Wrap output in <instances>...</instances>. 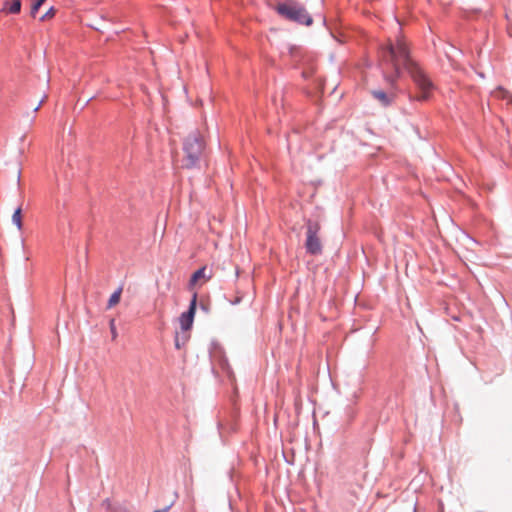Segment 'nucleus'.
<instances>
[{
    "label": "nucleus",
    "instance_id": "ddd939ff",
    "mask_svg": "<svg viewBox=\"0 0 512 512\" xmlns=\"http://www.w3.org/2000/svg\"><path fill=\"white\" fill-rule=\"evenodd\" d=\"M55 9L54 8H50L41 18L40 20L41 21H45V20H48V19H51L54 17L55 15Z\"/></svg>",
    "mask_w": 512,
    "mask_h": 512
},
{
    "label": "nucleus",
    "instance_id": "9d476101",
    "mask_svg": "<svg viewBox=\"0 0 512 512\" xmlns=\"http://www.w3.org/2000/svg\"><path fill=\"white\" fill-rule=\"evenodd\" d=\"M22 210L21 208H17L13 215H12V222L16 225V227L18 228V230H21L22 227H23V224H22Z\"/></svg>",
    "mask_w": 512,
    "mask_h": 512
},
{
    "label": "nucleus",
    "instance_id": "f03ea898",
    "mask_svg": "<svg viewBox=\"0 0 512 512\" xmlns=\"http://www.w3.org/2000/svg\"><path fill=\"white\" fill-rule=\"evenodd\" d=\"M204 146V138L199 131H193L185 138L183 144L184 157L182 160L185 168L196 166L203 153Z\"/></svg>",
    "mask_w": 512,
    "mask_h": 512
},
{
    "label": "nucleus",
    "instance_id": "6e6552de",
    "mask_svg": "<svg viewBox=\"0 0 512 512\" xmlns=\"http://www.w3.org/2000/svg\"><path fill=\"white\" fill-rule=\"evenodd\" d=\"M123 288L120 286L109 298L107 308L110 309L114 306H116L121 299Z\"/></svg>",
    "mask_w": 512,
    "mask_h": 512
},
{
    "label": "nucleus",
    "instance_id": "dca6fc26",
    "mask_svg": "<svg viewBox=\"0 0 512 512\" xmlns=\"http://www.w3.org/2000/svg\"><path fill=\"white\" fill-rule=\"evenodd\" d=\"M112 511L113 512H131L130 510H128L127 508H124V507H119L117 509H113Z\"/></svg>",
    "mask_w": 512,
    "mask_h": 512
},
{
    "label": "nucleus",
    "instance_id": "39448f33",
    "mask_svg": "<svg viewBox=\"0 0 512 512\" xmlns=\"http://www.w3.org/2000/svg\"><path fill=\"white\" fill-rule=\"evenodd\" d=\"M196 305H197V293L194 292L188 311L182 313L179 318V322H180V326H181L182 330L188 331L192 327L194 315H195V311H196Z\"/></svg>",
    "mask_w": 512,
    "mask_h": 512
},
{
    "label": "nucleus",
    "instance_id": "20e7f679",
    "mask_svg": "<svg viewBox=\"0 0 512 512\" xmlns=\"http://www.w3.org/2000/svg\"><path fill=\"white\" fill-rule=\"evenodd\" d=\"M319 231L320 224L318 222H312L311 220L307 222L305 247L307 252L313 255H317L322 252V245L318 236Z\"/></svg>",
    "mask_w": 512,
    "mask_h": 512
},
{
    "label": "nucleus",
    "instance_id": "0eeeda50",
    "mask_svg": "<svg viewBox=\"0 0 512 512\" xmlns=\"http://www.w3.org/2000/svg\"><path fill=\"white\" fill-rule=\"evenodd\" d=\"M4 9L8 13L18 14L21 10V0H6L4 3Z\"/></svg>",
    "mask_w": 512,
    "mask_h": 512
},
{
    "label": "nucleus",
    "instance_id": "9b49d317",
    "mask_svg": "<svg viewBox=\"0 0 512 512\" xmlns=\"http://www.w3.org/2000/svg\"><path fill=\"white\" fill-rule=\"evenodd\" d=\"M494 95L498 98L507 100L508 103H512V96L510 95V93L507 90H505L503 88L496 89L494 91Z\"/></svg>",
    "mask_w": 512,
    "mask_h": 512
},
{
    "label": "nucleus",
    "instance_id": "4468645a",
    "mask_svg": "<svg viewBox=\"0 0 512 512\" xmlns=\"http://www.w3.org/2000/svg\"><path fill=\"white\" fill-rule=\"evenodd\" d=\"M110 331H111V334H112V339H116L117 337V330H116V325H115V320L114 319H111L110 323Z\"/></svg>",
    "mask_w": 512,
    "mask_h": 512
},
{
    "label": "nucleus",
    "instance_id": "2eb2a0df",
    "mask_svg": "<svg viewBox=\"0 0 512 512\" xmlns=\"http://www.w3.org/2000/svg\"><path fill=\"white\" fill-rule=\"evenodd\" d=\"M102 505L105 506L107 509L112 510L111 502L109 499L104 500Z\"/></svg>",
    "mask_w": 512,
    "mask_h": 512
},
{
    "label": "nucleus",
    "instance_id": "7ed1b4c3",
    "mask_svg": "<svg viewBox=\"0 0 512 512\" xmlns=\"http://www.w3.org/2000/svg\"><path fill=\"white\" fill-rule=\"evenodd\" d=\"M276 10L281 16L288 20L307 26L312 24L311 16L307 13L305 8L298 3L279 4Z\"/></svg>",
    "mask_w": 512,
    "mask_h": 512
},
{
    "label": "nucleus",
    "instance_id": "f257e3e1",
    "mask_svg": "<svg viewBox=\"0 0 512 512\" xmlns=\"http://www.w3.org/2000/svg\"><path fill=\"white\" fill-rule=\"evenodd\" d=\"M380 59L385 79L393 84L400 75L403 67L410 74L420 93L413 97L418 101L428 100L434 85L426 73L409 56L408 47L403 38L398 37L396 42L389 41L380 50Z\"/></svg>",
    "mask_w": 512,
    "mask_h": 512
},
{
    "label": "nucleus",
    "instance_id": "f3484780",
    "mask_svg": "<svg viewBox=\"0 0 512 512\" xmlns=\"http://www.w3.org/2000/svg\"><path fill=\"white\" fill-rule=\"evenodd\" d=\"M169 509H170V507L168 506V507H165V508H162V509H157L154 512H168Z\"/></svg>",
    "mask_w": 512,
    "mask_h": 512
},
{
    "label": "nucleus",
    "instance_id": "f8f14e48",
    "mask_svg": "<svg viewBox=\"0 0 512 512\" xmlns=\"http://www.w3.org/2000/svg\"><path fill=\"white\" fill-rule=\"evenodd\" d=\"M45 2V0H37L31 8V14L32 16H35L39 8L42 6V4Z\"/></svg>",
    "mask_w": 512,
    "mask_h": 512
},
{
    "label": "nucleus",
    "instance_id": "423d86ee",
    "mask_svg": "<svg viewBox=\"0 0 512 512\" xmlns=\"http://www.w3.org/2000/svg\"><path fill=\"white\" fill-rule=\"evenodd\" d=\"M211 278V274L206 273V267H202L195 271L193 275L191 276L189 285L190 287H193L197 284H203L206 281H208Z\"/></svg>",
    "mask_w": 512,
    "mask_h": 512
},
{
    "label": "nucleus",
    "instance_id": "1a4fd4ad",
    "mask_svg": "<svg viewBox=\"0 0 512 512\" xmlns=\"http://www.w3.org/2000/svg\"><path fill=\"white\" fill-rule=\"evenodd\" d=\"M373 96L379 100L383 105H388L391 103L392 101V97L387 95L385 92L383 91H373L372 92Z\"/></svg>",
    "mask_w": 512,
    "mask_h": 512
}]
</instances>
